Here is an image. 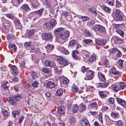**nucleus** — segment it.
Here are the masks:
<instances>
[{
	"instance_id": "1",
	"label": "nucleus",
	"mask_w": 126,
	"mask_h": 126,
	"mask_svg": "<svg viewBox=\"0 0 126 126\" xmlns=\"http://www.w3.org/2000/svg\"><path fill=\"white\" fill-rule=\"evenodd\" d=\"M114 20L116 21H121L123 20V16L121 14V12L119 9H115L113 15Z\"/></svg>"
},
{
	"instance_id": "2",
	"label": "nucleus",
	"mask_w": 126,
	"mask_h": 126,
	"mask_svg": "<svg viewBox=\"0 0 126 126\" xmlns=\"http://www.w3.org/2000/svg\"><path fill=\"white\" fill-rule=\"evenodd\" d=\"M56 59L58 61H60V64L63 66H66L69 64L68 62L67 61L61 56H58Z\"/></svg>"
},
{
	"instance_id": "3",
	"label": "nucleus",
	"mask_w": 126,
	"mask_h": 126,
	"mask_svg": "<svg viewBox=\"0 0 126 126\" xmlns=\"http://www.w3.org/2000/svg\"><path fill=\"white\" fill-rule=\"evenodd\" d=\"M69 35V31H63L59 38H61L63 40H65L68 38Z\"/></svg>"
},
{
	"instance_id": "4",
	"label": "nucleus",
	"mask_w": 126,
	"mask_h": 126,
	"mask_svg": "<svg viewBox=\"0 0 126 126\" xmlns=\"http://www.w3.org/2000/svg\"><path fill=\"white\" fill-rule=\"evenodd\" d=\"M64 31V29L62 27H60L56 29L54 31V33L56 36L58 38L59 37L63 32Z\"/></svg>"
},
{
	"instance_id": "5",
	"label": "nucleus",
	"mask_w": 126,
	"mask_h": 126,
	"mask_svg": "<svg viewBox=\"0 0 126 126\" xmlns=\"http://www.w3.org/2000/svg\"><path fill=\"white\" fill-rule=\"evenodd\" d=\"M87 79H85V80H91L94 78V72L91 70H89L87 71Z\"/></svg>"
},
{
	"instance_id": "6",
	"label": "nucleus",
	"mask_w": 126,
	"mask_h": 126,
	"mask_svg": "<svg viewBox=\"0 0 126 126\" xmlns=\"http://www.w3.org/2000/svg\"><path fill=\"white\" fill-rule=\"evenodd\" d=\"M116 100L117 102L123 107L126 108V102L124 100L117 97Z\"/></svg>"
},
{
	"instance_id": "7",
	"label": "nucleus",
	"mask_w": 126,
	"mask_h": 126,
	"mask_svg": "<svg viewBox=\"0 0 126 126\" xmlns=\"http://www.w3.org/2000/svg\"><path fill=\"white\" fill-rule=\"evenodd\" d=\"M96 45L98 46H102L104 45L106 43V41L105 40H101L97 39L95 40Z\"/></svg>"
},
{
	"instance_id": "8",
	"label": "nucleus",
	"mask_w": 126,
	"mask_h": 126,
	"mask_svg": "<svg viewBox=\"0 0 126 126\" xmlns=\"http://www.w3.org/2000/svg\"><path fill=\"white\" fill-rule=\"evenodd\" d=\"M43 39L47 40H51L52 38V34L50 33H44L43 35Z\"/></svg>"
},
{
	"instance_id": "9",
	"label": "nucleus",
	"mask_w": 126,
	"mask_h": 126,
	"mask_svg": "<svg viewBox=\"0 0 126 126\" xmlns=\"http://www.w3.org/2000/svg\"><path fill=\"white\" fill-rule=\"evenodd\" d=\"M64 109L62 105L59 106L58 108V112L61 116H63L64 114Z\"/></svg>"
},
{
	"instance_id": "10",
	"label": "nucleus",
	"mask_w": 126,
	"mask_h": 126,
	"mask_svg": "<svg viewBox=\"0 0 126 126\" xmlns=\"http://www.w3.org/2000/svg\"><path fill=\"white\" fill-rule=\"evenodd\" d=\"M45 85V86L47 88H54L55 86V85L53 82L49 81L46 82Z\"/></svg>"
},
{
	"instance_id": "11",
	"label": "nucleus",
	"mask_w": 126,
	"mask_h": 126,
	"mask_svg": "<svg viewBox=\"0 0 126 126\" xmlns=\"http://www.w3.org/2000/svg\"><path fill=\"white\" fill-rule=\"evenodd\" d=\"M81 124L82 126H90L88 120L84 119L80 121Z\"/></svg>"
},
{
	"instance_id": "12",
	"label": "nucleus",
	"mask_w": 126,
	"mask_h": 126,
	"mask_svg": "<svg viewBox=\"0 0 126 126\" xmlns=\"http://www.w3.org/2000/svg\"><path fill=\"white\" fill-rule=\"evenodd\" d=\"M14 97L12 96H10L8 99L9 103L11 105H15L16 104V103L14 100Z\"/></svg>"
},
{
	"instance_id": "13",
	"label": "nucleus",
	"mask_w": 126,
	"mask_h": 126,
	"mask_svg": "<svg viewBox=\"0 0 126 126\" xmlns=\"http://www.w3.org/2000/svg\"><path fill=\"white\" fill-rule=\"evenodd\" d=\"M98 75L100 81L103 82H105L106 81V79L105 76L101 73L98 72Z\"/></svg>"
},
{
	"instance_id": "14",
	"label": "nucleus",
	"mask_w": 126,
	"mask_h": 126,
	"mask_svg": "<svg viewBox=\"0 0 126 126\" xmlns=\"http://www.w3.org/2000/svg\"><path fill=\"white\" fill-rule=\"evenodd\" d=\"M45 64L46 66L50 67H53L54 65V62L50 61H46Z\"/></svg>"
},
{
	"instance_id": "15",
	"label": "nucleus",
	"mask_w": 126,
	"mask_h": 126,
	"mask_svg": "<svg viewBox=\"0 0 126 126\" xmlns=\"http://www.w3.org/2000/svg\"><path fill=\"white\" fill-rule=\"evenodd\" d=\"M79 51L77 50H74L73 51L72 53L73 57L75 59H78V58L77 55L79 54Z\"/></svg>"
},
{
	"instance_id": "16",
	"label": "nucleus",
	"mask_w": 126,
	"mask_h": 126,
	"mask_svg": "<svg viewBox=\"0 0 126 126\" xmlns=\"http://www.w3.org/2000/svg\"><path fill=\"white\" fill-rule=\"evenodd\" d=\"M9 83L7 81L4 82L2 85V87L3 89L5 90H8V91H9V90L8 89V87H9Z\"/></svg>"
},
{
	"instance_id": "17",
	"label": "nucleus",
	"mask_w": 126,
	"mask_h": 126,
	"mask_svg": "<svg viewBox=\"0 0 126 126\" xmlns=\"http://www.w3.org/2000/svg\"><path fill=\"white\" fill-rule=\"evenodd\" d=\"M114 41L117 43L121 44L123 42V40L118 37H115L114 38Z\"/></svg>"
},
{
	"instance_id": "18",
	"label": "nucleus",
	"mask_w": 126,
	"mask_h": 126,
	"mask_svg": "<svg viewBox=\"0 0 126 126\" xmlns=\"http://www.w3.org/2000/svg\"><path fill=\"white\" fill-rule=\"evenodd\" d=\"M69 122L71 125H73L76 123V119L74 116H71L68 120Z\"/></svg>"
},
{
	"instance_id": "19",
	"label": "nucleus",
	"mask_w": 126,
	"mask_h": 126,
	"mask_svg": "<svg viewBox=\"0 0 126 126\" xmlns=\"http://www.w3.org/2000/svg\"><path fill=\"white\" fill-rule=\"evenodd\" d=\"M44 28H46L47 30H49L51 28L50 25L48 22H45L43 25Z\"/></svg>"
},
{
	"instance_id": "20",
	"label": "nucleus",
	"mask_w": 126,
	"mask_h": 126,
	"mask_svg": "<svg viewBox=\"0 0 126 126\" xmlns=\"http://www.w3.org/2000/svg\"><path fill=\"white\" fill-rule=\"evenodd\" d=\"M116 32L119 34L121 37L124 38V37L125 32L123 30L120 29H117L115 31Z\"/></svg>"
},
{
	"instance_id": "21",
	"label": "nucleus",
	"mask_w": 126,
	"mask_h": 126,
	"mask_svg": "<svg viewBox=\"0 0 126 126\" xmlns=\"http://www.w3.org/2000/svg\"><path fill=\"white\" fill-rule=\"evenodd\" d=\"M12 72L15 75H16L18 73L17 67L15 66H13L11 68Z\"/></svg>"
},
{
	"instance_id": "22",
	"label": "nucleus",
	"mask_w": 126,
	"mask_h": 126,
	"mask_svg": "<svg viewBox=\"0 0 126 126\" xmlns=\"http://www.w3.org/2000/svg\"><path fill=\"white\" fill-rule=\"evenodd\" d=\"M109 84V83H99L98 84L97 87L98 88L101 87L102 88H104L107 86Z\"/></svg>"
},
{
	"instance_id": "23",
	"label": "nucleus",
	"mask_w": 126,
	"mask_h": 126,
	"mask_svg": "<svg viewBox=\"0 0 126 126\" xmlns=\"http://www.w3.org/2000/svg\"><path fill=\"white\" fill-rule=\"evenodd\" d=\"M110 115L112 118L116 119L118 118L119 114L117 112H112L111 113Z\"/></svg>"
},
{
	"instance_id": "24",
	"label": "nucleus",
	"mask_w": 126,
	"mask_h": 126,
	"mask_svg": "<svg viewBox=\"0 0 126 126\" xmlns=\"http://www.w3.org/2000/svg\"><path fill=\"white\" fill-rule=\"evenodd\" d=\"M100 25H95L93 26L92 28L94 31L98 32Z\"/></svg>"
},
{
	"instance_id": "25",
	"label": "nucleus",
	"mask_w": 126,
	"mask_h": 126,
	"mask_svg": "<svg viewBox=\"0 0 126 126\" xmlns=\"http://www.w3.org/2000/svg\"><path fill=\"white\" fill-rule=\"evenodd\" d=\"M15 23L16 27L17 28H19L21 26V24L19 20L17 19L16 20Z\"/></svg>"
},
{
	"instance_id": "26",
	"label": "nucleus",
	"mask_w": 126,
	"mask_h": 126,
	"mask_svg": "<svg viewBox=\"0 0 126 126\" xmlns=\"http://www.w3.org/2000/svg\"><path fill=\"white\" fill-rule=\"evenodd\" d=\"M49 23L50 25L51 28L54 26L56 24V21L54 19H50Z\"/></svg>"
},
{
	"instance_id": "27",
	"label": "nucleus",
	"mask_w": 126,
	"mask_h": 126,
	"mask_svg": "<svg viewBox=\"0 0 126 126\" xmlns=\"http://www.w3.org/2000/svg\"><path fill=\"white\" fill-rule=\"evenodd\" d=\"M96 60V56L94 54H93L91 56L89 59V61L92 63L95 61Z\"/></svg>"
},
{
	"instance_id": "28",
	"label": "nucleus",
	"mask_w": 126,
	"mask_h": 126,
	"mask_svg": "<svg viewBox=\"0 0 126 126\" xmlns=\"http://www.w3.org/2000/svg\"><path fill=\"white\" fill-rule=\"evenodd\" d=\"M2 114L4 117H6L8 115V113L7 110L5 109H2Z\"/></svg>"
},
{
	"instance_id": "29",
	"label": "nucleus",
	"mask_w": 126,
	"mask_h": 126,
	"mask_svg": "<svg viewBox=\"0 0 126 126\" xmlns=\"http://www.w3.org/2000/svg\"><path fill=\"white\" fill-rule=\"evenodd\" d=\"M5 29L7 30H9L10 28V24L7 22H5L3 24Z\"/></svg>"
},
{
	"instance_id": "30",
	"label": "nucleus",
	"mask_w": 126,
	"mask_h": 126,
	"mask_svg": "<svg viewBox=\"0 0 126 126\" xmlns=\"http://www.w3.org/2000/svg\"><path fill=\"white\" fill-rule=\"evenodd\" d=\"M103 65L107 67H109L110 66L108 60H105L103 62Z\"/></svg>"
},
{
	"instance_id": "31",
	"label": "nucleus",
	"mask_w": 126,
	"mask_h": 126,
	"mask_svg": "<svg viewBox=\"0 0 126 126\" xmlns=\"http://www.w3.org/2000/svg\"><path fill=\"white\" fill-rule=\"evenodd\" d=\"M119 86L120 89V90H121V89H123L125 88L126 86L124 82H121L119 83Z\"/></svg>"
},
{
	"instance_id": "32",
	"label": "nucleus",
	"mask_w": 126,
	"mask_h": 126,
	"mask_svg": "<svg viewBox=\"0 0 126 126\" xmlns=\"http://www.w3.org/2000/svg\"><path fill=\"white\" fill-rule=\"evenodd\" d=\"M88 11H89L95 14H97V13L96 11V9L94 7H92L91 8H89L88 9Z\"/></svg>"
},
{
	"instance_id": "33",
	"label": "nucleus",
	"mask_w": 126,
	"mask_h": 126,
	"mask_svg": "<svg viewBox=\"0 0 126 126\" xmlns=\"http://www.w3.org/2000/svg\"><path fill=\"white\" fill-rule=\"evenodd\" d=\"M112 88L113 91L115 92H117L119 90H120L119 87L117 85H113L112 86Z\"/></svg>"
},
{
	"instance_id": "34",
	"label": "nucleus",
	"mask_w": 126,
	"mask_h": 126,
	"mask_svg": "<svg viewBox=\"0 0 126 126\" xmlns=\"http://www.w3.org/2000/svg\"><path fill=\"white\" fill-rule=\"evenodd\" d=\"M44 10V9L42 8L39 10L35 11V12L38 15L40 16H41L42 15V12Z\"/></svg>"
},
{
	"instance_id": "35",
	"label": "nucleus",
	"mask_w": 126,
	"mask_h": 126,
	"mask_svg": "<svg viewBox=\"0 0 126 126\" xmlns=\"http://www.w3.org/2000/svg\"><path fill=\"white\" fill-rule=\"evenodd\" d=\"M118 49L116 47H113L112 48L109 49L108 50L109 52L111 54L114 53Z\"/></svg>"
},
{
	"instance_id": "36",
	"label": "nucleus",
	"mask_w": 126,
	"mask_h": 126,
	"mask_svg": "<svg viewBox=\"0 0 126 126\" xmlns=\"http://www.w3.org/2000/svg\"><path fill=\"white\" fill-rule=\"evenodd\" d=\"M104 10L108 13H110L111 10V9L108 7H106L105 5L103 6Z\"/></svg>"
},
{
	"instance_id": "37",
	"label": "nucleus",
	"mask_w": 126,
	"mask_h": 126,
	"mask_svg": "<svg viewBox=\"0 0 126 126\" xmlns=\"http://www.w3.org/2000/svg\"><path fill=\"white\" fill-rule=\"evenodd\" d=\"M42 71L44 73L47 74L50 72V69L48 68L43 67L42 69Z\"/></svg>"
},
{
	"instance_id": "38",
	"label": "nucleus",
	"mask_w": 126,
	"mask_h": 126,
	"mask_svg": "<svg viewBox=\"0 0 126 126\" xmlns=\"http://www.w3.org/2000/svg\"><path fill=\"white\" fill-rule=\"evenodd\" d=\"M90 106L95 109H96L97 108V103L95 102H93L91 103Z\"/></svg>"
},
{
	"instance_id": "39",
	"label": "nucleus",
	"mask_w": 126,
	"mask_h": 126,
	"mask_svg": "<svg viewBox=\"0 0 126 126\" xmlns=\"http://www.w3.org/2000/svg\"><path fill=\"white\" fill-rule=\"evenodd\" d=\"M22 8L25 11H28L30 10V8L27 4L23 5L22 6Z\"/></svg>"
},
{
	"instance_id": "40",
	"label": "nucleus",
	"mask_w": 126,
	"mask_h": 126,
	"mask_svg": "<svg viewBox=\"0 0 126 126\" xmlns=\"http://www.w3.org/2000/svg\"><path fill=\"white\" fill-rule=\"evenodd\" d=\"M61 51L62 53L65 54L67 55L69 53V52L64 47H62L61 48Z\"/></svg>"
},
{
	"instance_id": "41",
	"label": "nucleus",
	"mask_w": 126,
	"mask_h": 126,
	"mask_svg": "<svg viewBox=\"0 0 126 126\" xmlns=\"http://www.w3.org/2000/svg\"><path fill=\"white\" fill-rule=\"evenodd\" d=\"M69 80L66 78H63V83L65 85H67L69 83Z\"/></svg>"
},
{
	"instance_id": "42",
	"label": "nucleus",
	"mask_w": 126,
	"mask_h": 126,
	"mask_svg": "<svg viewBox=\"0 0 126 126\" xmlns=\"http://www.w3.org/2000/svg\"><path fill=\"white\" fill-rule=\"evenodd\" d=\"M76 43L75 40H72L69 42V45L71 46H73L76 45Z\"/></svg>"
},
{
	"instance_id": "43",
	"label": "nucleus",
	"mask_w": 126,
	"mask_h": 126,
	"mask_svg": "<svg viewBox=\"0 0 126 126\" xmlns=\"http://www.w3.org/2000/svg\"><path fill=\"white\" fill-rule=\"evenodd\" d=\"M83 41L86 44H88L92 42V40L90 39H84Z\"/></svg>"
},
{
	"instance_id": "44",
	"label": "nucleus",
	"mask_w": 126,
	"mask_h": 126,
	"mask_svg": "<svg viewBox=\"0 0 126 126\" xmlns=\"http://www.w3.org/2000/svg\"><path fill=\"white\" fill-rule=\"evenodd\" d=\"M63 93L62 90L61 89H59L56 91V94L57 96H60L63 94Z\"/></svg>"
},
{
	"instance_id": "45",
	"label": "nucleus",
	"mask_w": 126,
	"mask_h": 126,
	"mask_svg": "<svg viewBox=\"0 0 126 126\" xmlns=\"http://www.w3.org/2000/svg\"><path fill=\"white\" fill-rule=\"evenodd\" d=\"M14 98L15 100L17 101L20 100L21 98V96L19 94H17L15 95Z\"/></svg>"
},
{
	"instance_id": "46",
	"label": "nucleus",
	"mask_w": 126,
	"mask_h": 126,
	"mask_svg": "<svg viewBox=\"0 0 126 126\" xmlns=\"http://www.w3.org/2000/svg\"><path fill=\"white\" fill-rule=\"evenodd\" d=\"M34 32L33 30H31L28 33V36L29 38L31 37L34 34Z\"/></svg>"
},
{
	"instance_id": "47",
	"label": "nucleus",
	"mask_w": 126,
	"mask_h": 126,
	"mask_svg": "<svg viewBox=\"0 0 126 126\" xmlns=\"http://www.w3.org/2000/svg\"><path fill=\"white\" fill-rule=\"evenodd\" d=\"M38 83H39L37 81H35L32 84V85L34 88H37L38 87Z\"/></svg>"
},
{
	"instance_id": "48",
	"label": "nucleus",
	"mask_w": 126,
	"mask_h": 126,
	"mask_svg": "<svg viewBox=\"0 0 126 126\" xmlns=\"http://www.w3.org/2000/svg\"><path fill=\"white\" fill-rule=\"evenodd\" d=\"M85 108L86 107L82 103L80 105V109L79 110L80 111H84L85 110Z\"/></svg>"
},
{
	"instance_id": "49",
	"label": "nucleus",
	"mask_w": 126,
	"mask_h": 126,
	"mask_svg": "<svg viewBox=\"0 0 126 126\" xmlns=\"http://www.w3.org/2000/svg\"><path fill=\"white\" fill-rule=\"evenodd\" d=\"M79 108L77 105H74L73 107V112L75 113L78 110Z\"/></svg>"
},
{
	"instance_id": "50",
	"label": "nucleus",
	"mask_w": 126,
	"mask_h": 126,
	"mask_svg": "<svg viewBox=\"0 0 126 126\" xmlns=\"http://www.w3.org/2000/svg\"><path fill=\"white\" fill-rule=\"evenodd\" d=\"M20 113V111L19 110H18L17 111H14L12 112V114L15 117L17 115H18Z\"/></svg>"
},
{
	"instance_id": "51",
	"label": "nucleus",
	"mask_w": 126,
	"mask_h": 126,
	"mask_svg": "<svg viewBox=\"0 0 126 126\" xmlns=\"http://www.w3.org/2000/svg\"><path fill=\"white\" fill-rule=\"evenodd\" d=\"M47 48L49 50H52L54 49V46L52 45L48 44L47 45Z\"/></svg>"
},
{
	"instance_id": "52",
	"label": "nucleus",
	"mask_w": 126,
	"mask_h": 126,
	"mask_svg": "<svg viewBox=\"0 0 126 126\" xmlns=\"http://www.w3.org/2000/svg\"><path fill=\"white\" fill-rule=\"evenodd\" d=\"M9 48H13L14 49V51H15L16 50V47L15 44H10L9 45Z\"/></svg>"
},
{
	"instance_id": "53",
	"label": "nucleus",
	"mask_w": 126,
	"mask_h": 126,
	"mask_svg": "<svg viewBox=\"0 0 126 126\" xmlns=\"http://www.w3.org/2000/svg\"><path fill=\"white\" fill-rule=\"evenodd\" d=\"M105 31V28L103 27L100 25L98 32H103Z\"/></svg>"
},
{
	"instance_id": "54",
	"label": "nucleus",
	"mask_w": 126,
	"mask_h": 126,
	"mask_svg": "<svg viewBox=\"0 0 126 126\" xmlns=\"http://www.w3.org/2000/svg\"><path fill=\"white\" fill-rule=\"evenodd\" d=\"M88 69L89 68H88L85 67L84 66H83L81 68L82 72L83 73H84L87 71Z\"/></svg>"
},
{
	"instance_id": "55",
	"label": "nucleus",
	"mask_w": 126,
	"mask_h": 126,
	"mask_svg": "<svg viewBox=\"0 0 126 126\" xmlns=\"http://www.w3.org/2000/svg\"><path fill=\"white\" fill-rule=\"evenodd\" d=\"M72 92L74 93H76L78 90L77 87L75 86H74L72 89Z\"/></svg>"
},
{
	"instance_id": "56",
	"label": "nucleus",
	"mask_w": 126,
	"mask_h": 126,
	"mask_svg": "<svg viewBox=\"0 0 126 126\" xmlns=\"http://www.w3.org/2000/svg\"><path fill=\"white\" fill-rule=\"evenodd\" d=\"M19 63L20 65V66L22 68H23L24 67L25 65V63L24 61H20L19 62Z\"/></svg>"
},
{
	"instance_id": "57",
	"label": "nucleus",
	"mask_w": 126,
	"mask_h": 126,
	"mask_svg": "<svg viewBox=\"0 0 126 126\" xmlns=\"http://www.w3.org/2000/svg\"><path fill=\"white\" fill-rule=\"evenodd\" d=\"M80 18H81L82 19V20L83 21L88 20L89 19V18L88 17L86 16H82L80 17Z\"/></svg>"
},
{
	"instance_id": "58",
	"label": "nucleus",
	"mask_w": 126,
	"mask_h": 126,
	"mask_svg": "<svg viewBox=\"0 0 126 126\" xmlns=\"http://www.w3.org/2000/svg\"><path fill=\"white\" fill-rule=\"evenodd\" d=\"M99 94L100 96L102 98L105 97V95L103 94V91H99Z\"/></svg>"
},
{
	"instance_id": "59",
	"label": "nucleus",
	"mask_w": 126,
	"mask_h": 126,
	"mask_svg": "<svg viewBox=\"0 0 126 126\" xmlns=\"http://www.w3.org/2000/svg\"><path fill=\"white\" fill-rule=\"evenodd\" d=\"M124 61L120 59L118 61V64L119 65L122 67L123 66V64Z\"/></svg>"
},
{
	"instance_id": "60",
	"label": "nucleus",
	"mask_w": 126,
	"mask_h": 126,
	"mask_svg": "<svg viewBox=\"0 0 126 126\" xmlns=\"http://www.w3.org/2000/svg\"><path fill=\"white\" fill-rule=\"evenodd\" d=\"M113 0H108L107 2L108 4L112 6L113 5Z\"/></svg>"
},
{
	"instance_id": "61",
	"label": "nucleus",
	"mask_w": 126,
	"mask_h": 126,
	"mask_svg": "<svg viewBox=\"0 0 126 126\" xmlns=\"http://www.w3.org/2000/svg\"><path fill=\"white\" fill-rule=\"evenodd\" d=\"M69 13L67 12H63L62 13V16H64L65 17L67 16L68 15Z\"/></svg>"
},
{
	"instance_id": "62",
	"label": "nucleus",
	"mask_w": 126,
	"mask_h": 126,
	"mask_svg": "<svg viewBox=\"0 0 126 126\" xmlns=\"http://www.w3.org/2000/svg\"><path fill=\"white\" fill-rule=\"evenodd\" d=\"M109 101L110 103L112 104L114 103V99L113 98H110L109 99Z\"/></svg>"
},
{
	"instance_id": "63",
	"label": "nucleus",
	"mask_w": 126,
	"mask_h": 126,
	"mask_svg": "<svg viewBox=\"0 0 126 126\" xmlns=\"http://www.w3.org/2000/svg\"><path fill=\"white\" fill-rule=\"evenodd\" d=\"M117 54L116 55V56L117 57H119L122 56V54L121 52L118 50H117Z\"/></svg>"
},
{
	"instance_id": "64",
	"label": "nucleus",
	"mask_w": 126,
	"mask_h": 126,
	"mask_svg": "<svg viewBox=\"0 0 126 126\" xmlns=\"http://www.w3.org/2000/svg\"><path fill=\"white\" fill-rule=\"evenodd\" d=\"M83 53L86 56H88L90 55V53L86 50H83Z\"/></svg>"
}]
</instances>
